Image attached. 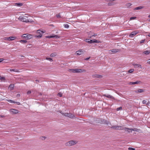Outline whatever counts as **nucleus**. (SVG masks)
Here are the masks:
<instances>
[{"label":"nucleus","instance_id":"nucleus-15","mask_svg":"<svg viewBox=\"0 0 150 150\" xmlns=\"http://www.w3.org/2000/svg\"><path fill=\"white\" fill-rule=\"evenodd\" d=\"M86 42L89 43H93V40H91L89 39H87L85 40Z\"/></svg>","mask_w":150,"mask_h":150},{"label":"nucleus","instance_id":"nucleus-14","mask_svg":"<svg viewBox=\"0 0 150 150\" xmlns=\"http://www.w3.org/2000/svg\"><path fill=\"white\" fill-rule=\"evenodd\" d=\"M83 71L81 69H75V73H80L82 72Z\"/></svg>","mask_w":150,"mask_h":150},{"label":"nucleus","instance_id":"nucleus-51","mask_svg":"<svg viewBox=\"0 0 150 150\" xmlns=\"http://www.w3.org/2000/svg\"><path fill=\"white\" fill-rule=\"evenodd\" d=\"M39 81L38 80H35V82L36 83H38L39 82Z\"/></svg>","mask_w":150,"mask_h":150},{"label":"nucleus","instance_id":"nucleus-23","mask_svg":"<svg viewBox=\"0 0 150 150\" xmlns=\"http://www.w3.org/2000/svg\"><path fill=\"white\" fill-rule=\"evenodd\" d=\"M57 55V54L55 52H53L50 55V57H53Z\"/></svg>","mask_w":150,"mask_h":150},{"label":"nucleus","instance_id":"nucleus-40","mask_svg":"<svg viewBox=\"0 0 150 150\" xmlns=\"http://www.w3.org/2000/svg\"><path fill=\"white\" fill-rule=\"evenodd\" d=\"M58 96L60 97H61L62 96V94L61 93H59L58 94Z\"/></svg>","mask_w":150,"mask_h":150},{"label":"nucleus","instance_id":"nucleus-12","mask_svg":"<svg viewBox=\"0 0 150 150\" xmlns=\"http://www.w3.org/2000/svg\"><path fill=\"white\" fill-rule=\"evenodd\" d=\"M119 51V50L117 49H115L110 50L109 51V53L112 54V53H111V52H112L113 53H116Z\"/></svg>","mask_w":150,"mask_h":150},{"label":"nucleus","instance_id":"nucleus-24","mask_svg":"<svg viewBox=\"0 0 150 150\" xmlns=\"http://www.w3.org/2000/svg\"><path fill=\"white\" fill-rule=\"evenodd\" d=\"M15 4L17 6H22L23 5V4L22 3H16Z\"/></svg>","mask_w":150,"mask_h":150},{"label":"nucleus","instance_id":"nucleus-42","mask_svg":"<svg viewBox=\"0 0 150 150\" xmlns=\"http://www.w3.org/2000/svg\"><path fill=\"white\" fill-rule=\"evenodd\" d=\"M71 71L72 72L75 73V69H71Z\"/></svg>","mask_w":150,"mask_h":150},{"label":"nucleus","instance_id":"nucleus-5","mask_svg":"<svg viewBox=\"0 0 150 150\" xmlns=\"http://www.w3.org/2000/svg\"><path fill=\"white\" fill-rule=\"evenodd\" d=\"M111 128L115 130H122L124 129L122 127L118 126H112Z\"/></svg>","mask_w":150,"mask_h":150},{"label":"nucleus","instance_id":"nucleus-32","mask_svg":"<svg viewBox=\"0 0 150 150\" xmlns=\"http://www.w3.org/2000/svg\"><path fill=\"white\" fill-rule=\"evenodd\" d=\"M64 26L65 28H68L69 27V25L67 24H64Z\"/></svg>","mask_w":150,"mask_h":150},{"label":"nucleus","instance_id":"nucleus-36","mask_svg":"<svg viewBox=\"0 0 150 150\" xmlns=\"http://www.w3.org/2000/svg\"><path fill=\"white\" fill-rule=\"evenodd\" d=\"M47 38H53V35L47 36H46Z\"/></svg>","mask_w":150,"mask_h":150},{"label":"nucleus","instance_id":"nucleus-59","mask_svg":"<svg viewBox=\"0 0 150 150\" xmlns=\"http://www.w3.org/2000/svg\"><path fill=\"white\" fill-rule=\"evenodd\" d=\"M94 36H96V35H95V34H94Z\"/></svg>","mask_w":150,"mask_h":150},{"label":"nucleus","instance_id":"nucleus-30","mask_svg":"<svg viewBox=\"0 0 150 150\" xmlns=\"http://www.w3.org/2000/svg\"><path fill=\"white\" fill-rule=\"evenodd\" d=\"M46 59L47 60H49L50 62H52L53 61V60H52V59L51 58H50L46 57Z\"/></svg>","mask_w":150,"mask_h":150},{"label":"nucleus","instance_id":"nucleus-3","mask_svg":"<svg viewBox=\"0 0 150 150\" xmlns=\"http://www.w3.org/2000/svg\"><path fill=\"white\" fill-rule=\"evenodd\" d=\"M23 39L26 40H29L32 38V35L28 34H23L22 36Z\"/></svg>","mask_w":150,"mask_h":150},{"label":"nucleus","instance_id":"nucleus-54","mask_svg":"<svg viewBox=\"0 0 150 150\" xmlns=\"http://www.w3.org/2000/svg\"><path fill=\"white\" fill-rule=\"evenodd\" d=\"M20 96V94H18L17 95V96H16L17 97H19Z\"/></svg>","mask_w":150,"mask_h":150},{"label":"nucleus","instance_id":"nucleus-45","mask_svg":"<svg viewBox=\"0 0 150 150\" xmlns=\"http://www.w3.org/2000/svg\"><path fill=\"white\" fill-rule=\"evenodd\" d=\"M128 150H134L135 149L131 147H129L128 148Z\"/></svg>","mask_w":150,"mask_h":150},{"label":"nucleus","instance_id":"nucleus-50","mask_svg":"<svg viewBox=\"0 0 150 150\" xmlns=\"http://www.w3.org/2000/svg\"><path fill=\"white\" fill-rule=\"evenodd\" d=\"M145 41V40H142L141 41H140V43H143Z\"/></svg>","mask_w":150,"mask_h":150},{"label":"nucleus","instance_id":"nucleus-16","mask_svg":"<svg viewBox=\"0 0 150 150\" xmlns=\"http://www.w3.org/2000/svg\"><path fill=\"white\" fill-rule=\"evenodd\" d=\"M144 91L143 89H138L137 90L135 91V92L136 93H140L143 92Z\"/></svg>","mask_w":150,"mask_h":150},{"label":"nucleus","instance_id":"nucleus-29","mask_svg":"<svg viewBox=\"0 0 150 150\" xmlns=\"http://www.w3.org/2000/svg\"><path fill=\"white\" fill-rule=\"evenodd\" d=\"M132 5V4L130 3H128L126 5V7L127 8H129Z\"/></svg>","mask_w":150,"mask_h":150},{"label":"nucleus","instance_id":"nucleus-58","mask_svg":"<svg viewBox=\"0 0 150 150\" xmlns=\"http://www.w3.org/2000/svg\"><path fill=\"white\" fill-rule=\"evenodd\" d=\"M148 17L150 18V14L149 16Z\"/></svg>","mask_w":150,"mask_h":150},{"label":"nucleus","instance_id":"nucleus-43","mask_svg":"<svg viewBox=\"0 0 150 150\" xmlns=\"http://www.w3.org/2000/svg\"><path fill=\"white\" fill-rule=\"evenodd\" d=\"M136 17H131L130 18V20H132L136 18Z\"/></svg>","mask_w":150,"mask_h":150},{"label":"nucleus","instance_id":"nucleus-20","mask_svg":"<svg viewBox=\"0 0 150 150\" xmlns=\"http://www.w3.org/2000/svg\"><path fill=\"white\" fill-rule=\"evenodd\" d=\"M143 8H144V7L143 6H139V7H138L135 8L134 9V10H136L141 9H142Z\"/></svg>","mask_w":150,"mask_h":150},{"label":"nucleus","instance_id":"nucleus-1","mask_svg":"<svg viewBox=\"0 0 150 150\" xmlns=\"http://www.w3.org/2000/svg\"><path fill=\"white\" fill-rule=\"evenodd\" d=\"M18 19L21 21L28 23L34 22L32 20L28 19V17L26 16H20Z\"/></svg>","mask_w":150,"mask_h":150},{"label":"nucleus","instance_id":"nucleus-7","mask_svg":"<svg viewBox=\"0 0 150 150\" xmlns=\"http://www.w3.org/2000/svg\"><path fill=\"white\" fill-rule=\"evenodd\" d=\"M85 52L83 49H80L76 51V54L78 55H81L83 54Z\"/></svg>","mask_w":150,"mask_h":150},{"label":"nucleus","instance_id":"nucleus-8","mask_svg":"<svg viewBox=\"0 0 150 150\" xmlns=\"http://www.w3.org/2000/svg\"><path fill=\"white\" fill-rule=\"evenodd\" d=\"M92 76L95 78H101L103 77L102 76L96 74H93Z\"/></svg>","mask_w":150,"mask_h":150},{"label":"nucleus","instance_id":"nucleus-55","mask_svg":"<svg viewBox=\"0 0 150 150\" xmlns=\"http://www.w3.org/2000/svg\"><path fill=\"white\" fill-rule=\"evenodd\" d=\"M112 5V4L111 3H109L108 4V6H111Z\"/></svg>","mask_w":150,"mask_h":150},{"label":"nucleus","instance_id":"nucleus-19","mask_svg":"<svg viewBox=\"0 0 150 150\" xmlns=\"http://www.w3.org/2000/svg\"><path fill=\"white\" fill-rule=\"evenodd\" d=\"M104 96H105V97H106L108 98H110L111 99H114V98L113 96H112L110 95H104Z\"/></svg>","mask_w":150,"mask_h":150},{"label":"nucleus","instance_id":"nucleus-34","mask_svg":"<svg viewBox=\"0 0 150 150\" xmlns=\"http://www.w3.org/2000/svg\"><path fill=\"white\" fill-rule=\"evenodd\" d=\"M14 87V86L13 84H11L9 85V88H13Z\"/></svg>","mask_w":150,"mask_h":150},{"label":"nucleus","instance_id":"nucleus-44","mask_svg":"<svg viewBox=\"0 0 150 150\" xmlns=\"http://www.w3.org/2000/svg\"><path fill=\"white\" fill-rule=\"evenodd\" d=\"M31 92L30 91H28L27 92V94L28 95H29L31 93Z\"/></svg>","mask_w":150,"mask_h":150},{"label":"nucleus","instance_id":"nucleus-39","mask_svg":"<svg viewBox=\"0 0 150 150\" xmlns=\"http://www.w3.org/2000/svg\"><path fill=\"white\" fill-rule=\"evenodd\" d=\"M4 40H5L9 41V37H5L4 38Z\"/></svg>","mask_w":150,"mask_h":150},{"label":"nucleus","instance_id":"nucleus-41","mask_svg":"<svg viewBox=\"0 0 150 150\" xmlns=\"http://www.w3.org/2000/svg\"><path fill=\"white\" fill-rule=\"evenodd\" d=\"M46 137H41V139L42 140H45Z\"/></svg>","mask_w":150,"mask_h":150},{"label":"nucleus","instance_id":"nucleus-53","mask_svg":"<svg viewBox=\"0 0 150 150\" xmlns=\"http://www.w3.org/2000/svg\"><path fill=\"white\" fill-rule=\"evenodd\" d=\"M126 131H127V132H131V130H128V129H127L126 130Z\"/></svg>","mask_w":150,"mask_h":150},{"label":"nucleus","instance_id":"nucleus-17","mask_svg":"<svg viewBox=\"0 0 150 150\" xmlns=\"http://www.w3.org/2000/svg\"><path fill=\"white\" fill-rule=\"evenodd\" d=\"M68 117L71 118H73L74 117V115L71 113H68Z\"/></svg>","mask_w":150,"mask_h":150},{"label":"nucleus","instance_id":"nucleus-21","mask_svg":"<svg viewBox=\"0 0 150 150\" xmlns=\"http://www.w3.org/2000/svg\"><path fill=\"white\" fill-rule=\"evenodd\" d=\"M9 71H14L15 72H19V71L17 69H9Z\"/></svg>","mask_w":150,"mask_h":150},{"label":"nucleus","instance_id":"nucleus-10","mask_svg":"<svg viewBox=\"0 0 150 150\" xmlns=\"http://www.w3.org/2000/svg\"><path fill=\"white\" fill-rule=\"evenodd\" d=\"M133 66H134V67L136 68L138 67L140 68L141 69H142V65L141 64H133Z\"/></svg>","mask_w":150,"mask_h":150},{"label":"nucleus","instance_id":"nucleus-37","mask_svg":"<svg viewBox=\"0 0 150 150\" xmlns=\"http://www.w3.org/2000/svg\"><path fill=\"white\" fill-rule=\"evenodd\" d=\"M53 38H60V37L58 35H53Z\"/></svg>","mask_w":150,"mask_h":150},{"label":"nucleus","instance_id":"nucleus-56","mask_svg":"<svg viewBox=\"0 0 150 150\" xmlns=\"http://www.w3.org/2000/svg\"><path fill=\"white\" fill-rule=\"evenodd\" d=\"M89 58H90L89 57L87 58H86L85 59L86 60H88L89 59Z\"/></svg>","mask_w":150,"mask_h":150},{"label":"nucleus","instance_id":"nucleus-52","mask_svg":"<svg viewBox=\"0 0 150 150\" xmlns=\"http://www.w3.org/2000/svg\"><path fill=\"white\" fill-rule=\"evenodd\" d=\"M4 59L2 58L0 59V62H1L3 61Z\"/></svg>","mask_w":150,"mask_h":150},{"label":"nucleus","instance_id":"nucleus-60","mask_svg":"<svg viewBox=\"0 0 150 150\" xmlns=\"http://www.w3.org/2000/svg\"><path fill=\"white\" fill-rule=\"evenodd\" d=\"M94 36H96V35H95V34H94Z\"/></svg>","mask_w":150,"mask_h":150},{"label":"nucleus","instance_id":"nucleus-13","mask_svg":"<svg viewBox=\"0 0 150 150\" xmlns=\"http://www.w3.org/2000/svg\"><path fill=\"white\" fill-rule=\"evenodd\" d=\"M124 129L125 130H126L127 129H128V130H131V132H132V131H137V129L135 128H133V129H129V128H128L125 127V128H124Z\"/></svg>","mask_w":150,"mask_h":150},{"label":"nucleus","instance_id":"nucleus-49","mask_svg":"<svg viewBox=\"0 0 150 150\" xmlns=\"http://www.w3.org/2000/svg\"><path fill=\"white\" fill-rule=\"evenodd\" d=\"M147 64H150V59L148 60V61L147 62Z\"/></svg>","mask_w":150,"mask_h":150},{"label":"nucleus","instance_id":"nucleus-22","mask_svg":"<svg viewBox=\"0 0 150 150\" xmlns=\"http://www.w3.org/2000/svg\"><path fill=\"white\" fill-rule=\"evenodd\" d=\"M143 53L145 55H147L150 53V51L149 50H146Z\"/></svg>","mask_w":150,"mask_h":150},{"label":"nucleus","instance_id":"nucleus-25","mask_svg":"<svg viewBox=\"0 0 150 150\" xmlns=\"http://www.w3.org/2000/svg\"><path fill=\"white\" fill-rule=\"evenodd\" d=\"M60 113H61L62 115H64L65 116L68 117V113H62V111L60 112Z\"/></svg>","mask_w":150,"mask_h":150},{"label":"nucleus","instance_id":"nucleus-35","mask_svg":"<svg viewBox=\"0 0 150 150\" xmlns=\"http://www.w3.org/2000/svg\"><path fill=\"white\" fill-rule=\"evenodd\" d=\"M122 109V107H120L119 108H117V111H119L120 110H121Z\"/></svg>","mask_w":150,"mask_h":150},{"label":"nucleus","instance_id":"nucleus-27","mask_svg":"<svg viewBox=\"0 0 150 150\" xmlns=\"http://www.w3.org/2000/svg\"><path fill=\"white\" fill-rule=\"evenodd\" d=\"M7 101L10 103H15V101L11 100H8Z\"/></svg>","mask_w":150,"mask_h":150},{"label":"nucleus","instance_id":"nucleus-2","mask_svg":"<svg viewBox=\"0 0 150 150\" xmlns=\"http://www.w3.org/2000/svg\"><path fill=\"white\" fill-rule=\"evenodd\" d=\"M77 142H78L76 140H71L66 142L65 145L67 146H72L76 144Z\"/></svg>","mask_w":150,"mask_h":150},{"label":"nucleus","instance_id":"nucleus-46","mask_svg":"<svg viewBox=\"0 0 150 150\" xmlns=\"http://www.w3.org/2000/svg\"><path fill=\"white\" fill-rule=\"evenodd\" d=\"M146 105L147 106H149L150 105V102L149 101H148L146 103Z\"/></svg>","mask_w":150,"mask_h":150},{"label":"nucleus","instance_id":"nucleus-11","mask_svg":"<svg viewBox=\"0 0 150 150\" xmlns=\"http://www.w3.org/2000/svg\"><path fill=\"white\" fill-rule=\"evenodd\" d=\"M141 82L140 81H137L134 82H129V84L130 85H134L136 84H139Z\"/></svg>","mask_w":150,"mask_h":150},{"label":"nucleus","instance_id":"nucleus-28","mask_svg":"<svg viewBox=\"0 0 150 150\" xmlns=\"http://www.w3.org/2000/svg\"><path fill=\"white\" fill-rule=\"evenodd\" d=\"M100 42V41H98V40H97L95 39H93V43L96 42V43H99Z\"/></svg>","mask_w":150,"mask_h":150},{"label":"nucleus","instance_id":"nucleus-33","mask_svg":"<svg viewBox=\"0 0 150 150\" xmlns=\"http://www.w3.org/2000/svg\"><path fill=\"white\" fill-rule=\"evenodd\" d=\"M0 79L2 81H5V78L4 77L0 76Z\"/></svg>","mask_w":150,"mask_h":150},{"label":"nucleus","instance_id":"nucleus-6","mask_svg":"<svg viewBox=\"0 0 150 150\" xmlns=\"http://www.w3.org/2000/svg\"><path fill=\"white\" fill-rule=\"evenodd\" d=\"M139 33L138 30H136L132 32L129 35V37L130 38L133 37L135 35Z\"/></svg>","mask_w":150,"mask_h":150},{"label":"nucleus","instance_id":"nucleus-57","mask_svg":"<svg viewBox=\"0 0 150 150\" xmlns=\"http://www.w3.org/2000/svg\"><path fill=\"white\" fill-rule=\"evenodd\" d=\"M148 36L149 37H150V33H149L148 35Z\"/></svg>","mask_w":150,"mask_h":150},{"label":"nucleus","instance_id":"nucleus-47","mask_svg":"<svg viewBox=\"0 0 150 150\" xmlns=\"http://www.w3.org/2000/svg\"><path fill=\"white\" fill-rule=\"evenodd\" d=\"M142 103L143 104H145L146 103V101L145 100H143L142 101Z\"/></svg>","mask_w":150,"mask_h":150},{"label":"nucleus","instance_id":"nucleus-38","mask_svg":"<svg viewBox=\"0 0 150 150\" xmlns=\"http://www.w3.org/2000/svg\"><path fill=\"white\" fill-rule=\"evenodd\" d=\"M56 16L57 18H61V16L59 14H57Z\"/></svg>","mask_w":150,"mask_h":150},{"label":"nucleus","instance_id":"nucleus-26","mask_svg":"<svg viewBox=\"0 0 150 150\" xmlns=\"http://www.w3.org/2000/svg\"><path fill=\"white\" fill-rule=\"evenodd\" d=\"M19 42L21 43H26L27 41L25 40H21Z\"/></svg>","mask_w":150,"mask_h":150},{"label":"nucleus","instance_id":"nucleus-48","mask_svg":"<svg viewBox=\"0 0 150 150\" xmlns=\"http://www.w3.org/2000/svg\"><path fill=\"white\" fill-rule=\"evenodd\" d=\"M15 103L17 104L18 105H21V103L18 102H15Z\"/></svg>","mask_w":150,"mask_h":150},{"label":"nucleus","instance_id":"nucleus-4","mask_svg":"<svg viewBox=\"0 0 150 150\" xmlns=\"http://www.w3.org/2000/svg\"><path fill=\"white\" fill-rule=\"evenodd\" d=\"M45 33V32L43 31H42L40 30H38L37 31V33L38 34H39V35H35V37L36 38H41L42 36V34Z\"/></svg>","mask_w":150,"mask_h":150},{"label":"nucleus","instance_id":"nucleus-18","mask_svg":"<svg viewBox=\"0 0 150 150\" xmlns=\"http://www.w3.org/2000/svg\"><path fill=\"white\" fill-rule=\"evenodd\" d=\"M16 38V37L14 36H11L9 37V41H11L14 40Z\"/></svg>","mask_w":150,"mask_h":150},{"label":"nucleus","instance_id":"nucleus-9","mask_svg":"<svg viewBox=\"0 0 150 150\" xmlns=\"http://www.w3.org/2000/svg\"><path fill=\"white\" fill-rule=\"evenodd\" d=\"M10 112L12 114H16L18 113V111L16 109H12L10 110Z\"/></svg>","mask_w":150,"mask_h":150},{"label":"nucleus","instance_id":"nucleus-31","mask_svg":"<svg viewBox=\"0 0 150 150\" xmlns=\"http://www.w3.org/2000/svg\"><path fill=\"white\" fill-rule=\"evenodd\" d=\"M134 71V69H130L128 71V72L129 73H132V72H133Z\"/></svg>","mask_w":150,"mask_h":150}]
</instances>
